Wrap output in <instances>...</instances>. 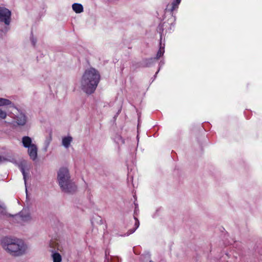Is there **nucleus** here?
<instances>
[{
  "mask_svg": "<svg viewBox=\"0 0 262 262\" xmlns=\"http://www.w3.org/2000/svg\"><path fill=\"white\" fill-rule=\"evenodd\" d=\"M149 262H154V261H152L150 260Z\"/></svg>",
  "mask_w": 262,
  "mask_h": 262,
  "instance_id": "5701e85b",
  "label": "nucleus"
},
{
  "mask_svg": "<svg viewBox=\"0 0 262 262\" xmlns=\"http://www.w3.org/2000/svg\"><path fill=\"white\" fill-rule=\"evenodd\" d=\"M27 122V118L25 115L20 113L15 116L14 123H16L18 126H24Z\"/></svg>",
  "mask_w": 262,
  "mask_h": 262,
  "instance_id": "423d86ee",
  "label": "nucleus"
},
{
  "mask_svg": "<svg viewBox=\"0 0 262 262\" xmlns=\"http://www.w3.org/2000/svg\"><path fill=\"white\" fill-rule=\"evenodd\" d=\"M181 0H174L172 3V7L171 8V11H173L177 8H178L179 5L181 3Z\"/></svg>",
  "mask_w": 262,
  "mask_h": 262,
  "instance_id": "f3484780",
  "label": "nucleus"
},
{
  "mask_svg": "<svg viewBox=\"0 0 262 262\" xmlns=\"http://www.w3.org/2000/svg\"><path fill=\"white\" fill-rule=\"evenodd\" d=\"M50 246L51 248H52L54 249V250H57V251H59L61 252H62L63 251V247L59 245L58 243L56 242H51L50 243Z\"/></svg>",
  "mask_w": 262,
  "mask_h": 262,
  "instance_id": "f8f14e48",
  "label": "nucleus"
},
{
  "mask_svg": "<svg viewBox=\"0 0 262 262\" xmlns=\"http://www.w3.org/2000/svg\"><path fill=\"white\" fill-rule=\"evenodd\" d=\"M72 138L70 136L65 137L63 138L62 140V145L66 148H68L70 146V144L72 141Z\"/></svg>",
  "mask_w": 262,
  "mask_h": 262,
  "instance_id": "9d476101",
  "label": "nucleus"
},
{
  "mask_svg": "<svg viewBox=\"0 0 262 262\" xmlns=\"http://www.w3.org/2000/svg\"><path fill=\"white\" fill-rule=\"evenodd\" d=\"M100 79L99 73L91 68L85 71L80 81V88L85 93L91 94L95 91Z\"/></svg>",
  "mask_w": 262,
  "mask_h": 262,
  "instance_id": "f03ea898",
  "label": "nucleus"
},
{
  "mask_svg": "<svg viewBox=\"0 0 262 262\" xmlns=\"http://www.w3.org/2000/svg\"><path fill=\"white\" fill-rule=\"evenodd\" d=\"M12 104V102L9 99L0 98V106L10 105Z\"/></svg>",
  "mask_w": 262,
  "mask_h": 262,
  "instance_id": "dca6fc26",
  "label": "nucleus"
},
{
  "mask_svg": "<svg viewBox=\"0 0 262 262\" xmlns=\"http://www.w3.org/2000/svg\"><path fill=\"white\" fill-rule=\"evenodd\" d=\"M28 153L30 156V159H31L33 161L35 160L37 157V146L34 144L28 148Z\"/></svg>",
  "mask_w": 262,
  "mask_h": 262,
  "instance_id": "0eeeda50",
  "label": "nucleus"
},
{
  "mask_svg": "<svg viewBox=\"0 0 262 262\" xmlns=\"http://www.w3.org/2000/svg\"><path fill=\"white\" fill-rule=\"evenodd\" d=\"M134 219L135 220V225H134V226H135V228H134L133 229H130L128 232H127V235L130 234H132L139 227V225H140V222H139V220L135 216H134Z\"/></svg>",
  "mask_w": 262,
  "mask_h": 262,
  "instance_id": "2eb2a0df",
  "label": "nucleus"
},
{
  "mask_svg": "<svg viewBox=\"0 0 262 262\" xmlns=\"http://www.w3.org/2000/svg\"><path fill=\"white\" fill-rule=\"evenodd\" d=\"M52 254L51 255V257L53 259V262H61L62 257L61 255L57 252H54L53 250L52 251Z\"/></svg>",
  "mask_w": 262,
  "mask_h": 262,
  "instance_id": "9b49d317",
  "label": "nucleus"
},
{
  "mask_svg": "<svg viewBox=\"0 0 262 262\" xmlns=\"http://www.w3.org/2000/svg\"><path fill=\"white\" fill-rule=\"evenodd\" d=\"M57 181L61 191L64 193H73L77 186L71 179L69 169L66 167L59 169L57 173Z\"/></svg>",
  "mask_w": 262,
  "mask_h": 262,
  "instance_id": "7ed1b4c3",
  "label": "nucleus"
},
{
  "mask_svg": "<svg viewBox=\"0 0 262 262\" xmlns=\"http://www.w3.org/2000/svg\"><path fill=\"white\" fill-rule=\"evenodd\" d=\"M7 115L6 112L0 108V120L5 119L7 117Z\"/></svg>",
  "mask_w": 262,
  "mask_h": 262,
  "instance_id": "a211bd4d",
  "label": "nucleus"
},
{
  "mask_svg": "<svg viewBox=\"0 0 262 262\" xmlns=\"http://www.w3.org/2000/svg\"><path fill=\"white\" fill-rule=\"evenodd\" d=\"M49 143H50V142H49V141H48V142L47 143V145H46V147H45V151H47V148H48V146H49Z\"/></svg>",
  "mask_w": 262,
  "mask_h": 262,
  "instance_id": "412c9836",
  "label": "nucleus"
},
{
  "mask_svg": "<svg viewBox=\"0 0 262 262\" xmlns=\"http://www.w3.org/2000/svg\"><path fill=\"white\" fill-rule=\"evenodd\" d=\"M1 208H3V207H2V206L0 204V209H1Z\"/></svg>",
  "mask_w": 262,
  "mask_h": 262,
  "instance_id": "4be33fe9",
  "label": "nucleus"
},
{
  "mask_svg": "<svg viewBox=\"0 0 262 262\" xmlns=\"http://www.w3.org/2000/svg\"><path fill=\"white\" fill-rule=\"evenodd\" d=\"M22 143L25 148H29L34 144L32 143V139L28 136H24L22 138Z\"/></svg>",
  "mask_w": 262,
  "mask_h": 262,
  "instance_id": "6e6552de",
  "label": "nucleus"
},
{
  "mask_svg": "<svg viewBox=\"0 0 262 262\" xmlns=\"http://www.w3.org/2000/svg\"><path fill=\"white\" fill-rule=\"evenodd\" d=\"M31 42L32 43V45L34 46L35 45V43L36 42V40L33 37L31 38Z\"/></svg>",
  "mask_w": 262,
  "mask_h": 262,
  "instance_id": "aec40b11",
  "label": "nucleus"
},
{
  "mask_svg": "<svg viewBox=\"0 0 262 262\" xmlns=\"http://www.w3.org/2000/svg\"><path fill=\"white\" fill-rule=\"evenodd\" d=\"M19 168L23 175V178L25 181V184H26L27 179L29 178V173L26 172V169L28 170L30 167V165H28L26 161H23L20 163Z\"/></svg>",
  "mask_w": 262,
  "mask_h": 262,
  "instance_id": "39448f33",
  "label": "nucleus"
},
{
  "mask_svg": "<svg viewBox=\"0 0 262 262\" xmlns=\"http://www.w3.org/2000/svg\"><path fill=\"white\" fill-rule=\"evenodd\" d=\"M11 11L6 8L0 7V21L9 25L11 21Z\"/></svg>",
  "mask_w": 262,
  "mask_h": 262,
  "instance_id": "20e7f679",
  "label": "nucleus"
},
{
  "mask_svg": "<svg viewBox=\"0 0 262 262\" xmlns=\"http://www.w3.org/2000/svg\"><path fill=\"white\" fill-rule=\"evenodd\" d=\"M115 140L117 142V143L118 144H123L124 143V140L122 139V138L120 136H117L116 137V139H115Z\"/></svg>",
  "mask_w": 262,
  "mask_h": 262,
  "instance_id": "6ab92c4d",
  "label": "nucleus"
},
{
  "mask_svg": "<svg viewBox=\"0 0 262 262\" xmlns=\"http://www.w3.org/2000/svg\"><path fill=\"white\" fill-rule=\"evenodd\" d=\"M164 52H165L164 45H163V46H162L161 42H160V48H159L158 52H157V54L156 55V57L155 58L156 59H159L161 57H162L163 55Z\"/></svg>",
  "mask_w": 262,
  "mask_h": 262,
  "instance_id": "4468645a",
  "label": "nucleus"
},
{
  "mask_svg": "<svg viewBox=\"0 0 262 262\" xmlns=\"http://www.w3.org/2000/svg\"><path fill=\"white\" fill-rule=\"evenodd\" d=\"M73 10L77 13H80L83 11V8L81 4L74 3L72 5Z\"/></svg>",
  "mask_w": 262,
  "mask_h": 262,
  "instance_id": "ddd939ff",
  "label": "nucleus"
},
{
  "mask_svg": "<svg viewBox=\"0 0 262 262\" xmlns=\"http://www.w3.org/2000/svg\"><path fill=\"white\" fill-rule=\"evenodd\" d=\"M3 248L7 253L14 257L21 256L27 253L28 247L21 239L5 237L1 242Z\"/></svg>",
  "mask_w": 262,
  "mask_h": 262,
  "instance_id": "f257e3e1",
  "label": "nucleus"
},
{
  "mask_svg": "<svg viewBox=\"0 0 262 262\" xmlns=\"http://www.w3.org/2000/svg\"><path fill=\"white\" fill-rule=\"evenodd\" d=\"M16 217L20 218V219L24 222H28L31 220V217L29 213L24 214V212H21L18 215H15Z\"/></svg>",
  "mask_w": 262,
  "mask_h": 262,
  "instance_id": "1a4fd4ad",
  "label": "nucleus"
}]
</instances>
